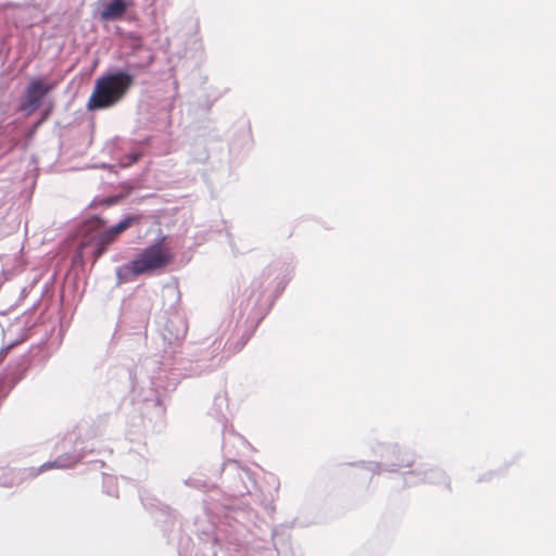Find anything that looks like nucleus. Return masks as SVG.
I'll return each instance as SVG.
<instances>
[{"mask_svg": "<svg viewBox=\"0 0 556 556\" xmlns=\"http://www.w3.org/2000/svg\"><path fill=\"white\" fill-rule=\"evenodd\" d=\"M132 83L134 77L126 72L99 77L87 102L88 110H103L115 105L124 98Z\"/></svg>", "mask_w": 556, "mask_h": 556, "instance_id": "1", "label": "nucleus"}, {"mask_svg": "<svg viewBox=\"0 0 556 556\" xmlns=\"http://www.w3.org/2000/svg\"><path fill=\"white\" fill-rule=\"evenodd\" d=\"M175 254L165 243V238L144 248L129 262L125 269L134 276L162 270L174 262Z\"/></svg>", "mask_w": 556, "mask_h": 556, "instance_id": "2", "label": "nucleus"}, {"mask_svg": "<svg viewBox=\"0 0 556 556\" xmlns=\"http://www.w3.org/2000/svg\"><path fill=\"white\" fill-rule=\"evenodd\" d=\"M140 220V215H129L119 220L116 225L94 236L91 239V243L96 247L93 253L94 260H98L100 256H102L108 248L116 242L123 232H125L131 226L139 224Z\"/></svg>", "mask_w": 556, "mask_h": 556, "instance_id": "3", "label": "nucleus"}, {"mask_svg": "<svg viewBox=\"0 0 556 556\" xmlns=\"http://www.w3.org/2000/svg\"><path fill=\"white\" fill-rule=\"evenodd\" d=\"M51 89V85L43 84L40 79H33L26 88L25 100L21 105L22 110L29 113L36 111Z\"/></svg>", "mask_w": 556, "mask_h": 556, "instance_id": "4", "label": "nucleus"}, {"mask_svg": "<svg viewBox=\"0 0 556 556\" xmlns=\"http://www.w3.org/2000/svg\"><path fill=\"white\" fill-rule=\"evenodd\" d=\"M126 0H104L100 4L99 20L102 22L121 20L128 9Z\"/></svg>", "mask_w": 556, "mask_h": 556, "instance_id": "5", "label": "nucleus"}, {"mask_svg": "<svg viewBox=\"0 0 556 556\" xmlns=\"http://www.w3.org/2000/svg\"><path fill=\"white\" fill-rule=\"evenodd\" d=\"M75 465V462H64L62 457H59L58 459H55L54 462H48V463H45L42 464L39 468H38V473L39 472H42V471H46V470H49V469H59V468H70L72 466Z\"/></svg>", "mask_w": 556, "mask_h": 556, "instance_id": "6", "label": "nucleus"}]
</instances>
